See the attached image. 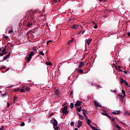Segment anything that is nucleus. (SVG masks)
Returning a JSON list of instances; mask_svg holds the SVG:
<instances>
[{"instance_id":"nucleus-1","label":"nucleus","mask_w":130,"mask_h":130,"mask_svg":"<svg viewBox=\"0 0 130 130\" xmlns=\"http://www.w3.org/2000/svg\"><path fill=\"white\" fill-rule=\"evenodd\" d=\"M26 14L27 15H26V17H27L28 19L32 20L35 18V12L32 11H27Z\"/></svg>"},{"instance_id":"nucleus-2","label":"nucleus","mask_w":130,"mask_h":130,"mask_svg":"<svg viewBox=\"0 0 130 130\" xmlns=\"http://www.w3.org/2000/svg\"><path fill=\"white\" fill-rule=\"evenodd\" d=\"M33 55H34V52L31 51L28 55V56L26 58L27 62H30V60L32 59V56H33Z\"/></svg>"},{"instance_id":"nucleus-3","label":"nucleus","mask_w":130,"mask_h":130,"mask_svg":"<svg viewBox=\"0 0 130 130\" xmlns=\"http://www.w3.org/2000/svg\"><path fill=\"white\" fill-rule=\"evenodd\" d=\"M62 113H64V114H66V115H68L69 114V111L68 110V106H66L63 108L62 109Z\"/></svg>"},{"instance_id":"nucleus-4","label":"nucleus","mask_w":130,"mask_h":130,"mask_svg":"<svg viewBox=\"0 0 130 130\" xmlns=\"http://www.w3.org/2000/svg\"><path fill=\"white\" fill-rule=\"evenodd\" d=\"M51 123L53 124V126H56L57 125V121L56 119H52L50 121Z\"/></svg>"},{"instance_id":"nucleus-5","label":"nucleus","mask_w":130,"mask_h":130,"mask_svg":"<svg viewBox=\"0 0 130 130\" xmlns=\"http://www.w3.org/2000/svg\"><path fill=\"white\" fill-rule=\"evenodd\" d=\"M79 25L78 24H73V26H71L72 29L74 30H77V29H79Z\"/></svg>"},{"instance_id":"nucleus-6","label":"nucleus","mask_w":130,"mask_h":130,"mask_svg":"<svg viewBox=\"0 0 130 130\" xmlns=\"http://www.w3.org/2000/svg\"><path fill=\"white\" fill-rule=\"evenodd\" d=\"M84 64H85V63H84L83 61L80 62L79 65V68L82 69V68H83V67H84Z\"/></svg>"},{"instance_id":"nucleus-7","label":"nucleus","mask_w":130,"mask_h":130,"mask_svg":"<svg viewBox=\"0 0 130 130\" xmlns=\"http://www.w3.org/2000/svg\"><path fill=\"white\" fill-rule=\"evenodd\" d=\"M10 55H11V53H9L7 55H6V56H4V58L3 60V61H4V60H6V59H8V58L10 57Z\"/></svg>"},{"instance_id":"nucleus-8","label":"nucleus","mask_w":130,"mask_h":130,"mask_svg":"<svg viewBox=\"0 0 130 130\" xmlns=\"http://www.w3.org/2000/svg\"><path fill=\"white\" fill-rule=\"evenodd\" d=\"M77 106H81V101H77L76 104L74 105V107H77Z\"/></svg>"},{"instance_id":"nucleus-9","label":"nucleus","mask_w":130,"mask_h":130,"mask_svg":"<svg viewBox=\"0 0 130 130\" xmlns=\"http://www.w3.org/2000/svg\"><path fill=\"white\" fill-rule=\"evenodd\" d=\"M6 69V68L5 67H1V70L2 71V72H3V73H6V72H8V71H9V70H10V68H8L6 70H4Z\"/></svg>"},{"instance_id":"nucleus-10","label":"nucleus","mask_w":130,"mask_h":130,"mask_svg":"<svg viewBox=\"0 0 130 130\" xmlns=\"http://www.w3.org/2000/svg\"><path fill=\"white\" fill-rule=\"evenodd\" d=\"M94 105L96 107H100V105L96 101L94 102Z\"/></svg>"},{"instance_id":"nucleus-11","label":"nucleus","mask_w":130,"mask_h":130,"mask_svg":"<svg viewBox=\"0 0 130 130\" xmlns=\"http://www.w3.org/2000/svg\"><path fill=\"white\" fill-rule=\"evenodd\" d=\"M118 96L120 101H123V98H124V96H122L121 94H118Z\"/></svg>"},{"instance_id":"nucleus-12","label":"nucleus","mask_w":130,"mask_h":130,"mask_svg":"<svg viewBox=\"0 0 130 130\" xmlns=\"http://www.w3.org/2000/svg\"><path fill=\"white\" fill-rule=\"evenodd\" d=\"M31 26H32V21H28L27 24V27H28V28H30Z\"/></svg>"},{"instance_id":"nucleus-13","label":"nucleus","mask_w":130,"mask_h":130,"mask_svg":"<svg viewBox=\"0 0 130 130\" xmlns=\"http://www.w3.org/2000/svg\"><path fill=\"white\" fill-rule=\"evenodd\" d=\"M55 93H56V95H57V96H59L60 95L59 89H56L55 91Z\"/></svg>"},{"instance_id":"nucleus-14","label":"nucleus","mask_w":130,"mask_h":130,"mask_svg":"<svg viewBox=\"0 0 130 130\" xmlns=\"http://www.w3.org/2000/svg\"><path fill=\"white\" fill-rule=\"evenodd\" d=\"M112 114H114V115H116L117 114H119L120 112L119 111H113L112 113Z\"/></svg>"},{"instance_id":"nucleus-15","label":"nucleus","mask_w":130,"mask_h":130,"mask_svg":"<svg viewBox=\"0 0 130 130\" xmlns=\"http://www.w3.org/2000/svg\"><path fill=\"white\" fill-rule=\"evenodd\" d=\"M73 42H74V38H72V40L69 41L68 42V45H70V44H71L72 43H73Z\"/></svg>"},{"instance_id":"nucleus-16","label":"nucleus","mask_w":130,"mask_h":130,"mask_svg":"<svg viewBox=\"0 0 130 130\" xmlns=\"http://www.w3.org/2000/svg\"><path fill=\"white\" fill-rule=\"evenodd\" d=\"M78 72L79 74H84V71H83L82 69H79L78 70Z\"/></svg>"},{"instance_id":"nucleus-17","label":"nucleus","mask_w":130,"mask_h":130,"mask_svg":"<svg viewBox=\"0 0 130 130\" xmlns=\"http://www.w3.org/2000/svg\"><path fill=\"white\" fill-rule=\"evenodd\" d=\"M46 66H52V63H51V61H49V62L47 61L46 62Z\"/></svg>"},{"instance_id":"nucleus-18","label":"nucleus","mask_w":130,"mask_h":130,"mask_svg":"<svg viewBox=\"0 0 130 130\" xmlns=\"http://www.w3.org/2000/svg\"><path fill=\"white\" fill-rule=\"evenodd\" d=\"M78 125L82 126V125H83V121H81L80 120H78Z\"/></svg>"},{"instance_id":"nucleus-19","label":"nucleus","mask_w":130,"mask_h":130,"mask_svg":"<svg viewBox=\"0 0 130 130\" xmlns=\"http://www.w3.org/2000/svg\"><path fill=\"white\" fill-rule=\"evenodd\" d=\"M91 40H92V39H88L87 42H86V43L88 45H90V43H91Z\"/></svg>"},{"instance_id":"nucleus-20","label":"nucleus","mask_w":130,"mask_h":130,"mask_svg":"<svg viewBox=\"0 0 130 130\" xmlns=\"http://www.w3.org/2000/svg\"><path fill=\"white\" fill-rule=\"evenodd\" d=\"M87 124L88 125H91V120L90 119H88L87 121Z\"/></svg>"},{"instance_id":"nucleus-21","label":"nucleus","mask_w":130,"mask_h":130,"mask_svg":"<svg viewBox=\"0 0 130 130\" xmlns=\"http://www.w3.org/2000/svg\"><path fill=\"white\" fill-rule=\"evenodd\" d=\"M25 86H23L21 89L20 90V92H25V89H24Z\"/></svg>"},{"instance_id":"nucleus-22","label":"nucleus","mask_w":130,"mask_h":130,"mask_svg":"<svg viewBox=\"0 0 130 130\" xmlns=\"http://www.w3.org/2000/svg\"><path fill=\"white\" fill-rule=\"evenodd\" d=\"M123 83L125 84L126 86H127V87H130V86H128V83H127V82H126V81L124 80Z\"/></svg>"},{"instance_id":"nucleus-23","label":"nucleus","mask_w":130,"mask_h":130,"mask_svg":"<svg viewBox=\"0 0 130 130\" xmlns=\"http://www.w3.org/2000/svg\"><path fill=\"white\" fill-rule=\"evenodd\" d=\"M70 108H71V109H73V108H74V103H71L70 104Z\"/></svg>"},{"instance_id":"nucleus-24","label":"nucleus","mask_w":130,"mask_h":130,"mask_svg":"<svg viewBox=\"0 0 130 130\" xmlns=\"http://www.w3.org/2000/svg\"><path fill=\"white\" fill-rule=\"evenodd\" d=\"M79 119H81L82 120H83L84 119V116H83V115H80L79 116Z\"/></svg>"},{"instance_id":"nucleus-25","label":"nucleus","mask_w":130,"mask_h":130,"mask_svg":"<svg viewBox=\"0 0 130 130\" xmlns=\"http://www.w3.org/2000/svg\"><path fill=\"white\" fill-rule=\"evenodd\" d=\"M120 81L121 84H122L124 82V80H123V79L122 78H120Z\"/></svg>"},{"instance_id":"nucleus-26","label":"nucleus","mask_w":130,"mask_h":130,"mask_svg":"<svg viewBox=\"0 0 130 130\" xmlns=\"http://www.w3.org/2000/svg\"><path fill=\"white\" fill-rule=\"evenodd\" d=\"M14 91L15 92H18V91H20V88H17L16 89H14Z\"/></svg>"},{"instance_id":"nucleus-27","label":"nucleus","mask_w":130,"mask_h":130,"mask_svg":"<svg viewBox=\"0 0 130 130\" xmlns=\"http://www.w3.org/2000/svg\"><path fill=\"white\" fill-rule=\"evenodd\" d=\"M70 125H71L72 126H74V125H75V122L72 121V122L70 123Z\"/></svg>"},{"instance_id":"nucleus-28","label":"nucleus","mask_w":130,"mask_h":130,"mask_svg":"<svg viewBox=\"0 0 130 130\" xmlns=\"http://www.w3.org/2000/svg\"><path fill=\"white\" fill-rule=\"evenodd\" d=\"M25 90L26 91H30V88L28 86L25 87Z\"/></svg>"},{"instance_id":"nucleus-29","label":"nucleus","mask_w":130,"mask_h":130,"mask_svg":"<svg viewBox=\"0 0 130 130\" xmlns=\"http://www.w3.org/2000/svg\"><path fill=\"white\" fill-rule=\"evenodd\" d=\"M14 32V30H13V29H10L9 30V34H11V33H13Z\"/></svg>"},{"instance_id":"nucleus-30","label":"nucleus","mask_w":130,"mask_h":130,"mask_svg":"<svg viewBox=\"0 0 130 130\" xmlns=\"http://www.w3.org/2000/svg\"><path fill=\"white\" fill-rule=\"evenodd\" d=\"M53 128H54V130H58L59 127L58 126H56V127L55 126H54Z\"/></svg>"},{"instance_id":"nucleus-31","label":"nucleus","mask_w":130,"mask_h":130,"mask_svg":"<svg viewBox=\"0 0 130 130\" xmlns=\"http://www.w3.org/2000/svg\"><path fill=\"white\" fill-rule=\"evenodd\" d=\"M102 114L103 115H105V116H108V114L106 113V112H105V113H103Z\"/></svg>"},{"instance_id":"nucleus-32","label":"nucleus","mask_w":130,"mask_h":130,"mask_svg":"<svg viewBox=\"0 0 130 130\" xmlns=\"http://www.w3.org/2000/svg\"><path fill=\"white\" fill-rule=\"evenodd\" d=\"M33 51H36V52L37 51V50L36 49V47H34L32 49Z\"/></svg>"},{"instance_id":"nucleus-33","label":"nucleus","mask_w":130,"mask_h":130,"mask_svg":"<svg viewBox=\"0 0 130 130\" xmlns=\"http://www.w3.org/2000/svg\"><path fill=\"white\" fill-rule=\"evenodd\" d=\"M77 111L78 112H81V111H82V110L79 109V108H78L77 109H76Z\"/></svg>"},{"instance_id":"nucleus-34","label":"nucleus","mask_w":130,"mask_h":130,"mask_svg":"<svg viewBox=\"0 0 130 130\" xmlns=\"http://www.w3.org/2000/svg\"><path fill=\"white\" fill-rule=\"evenodd\" d=\"M39 54L41 55H44V53H43V51H40Z\"/></svg>"},{"instance_id":"nucleus-35","label":"nucleus","mask_w":130,"mask_h":130,"mask_svg":"<svg viewBox=\"0 0 130 130\" xmlns=\"http://www.w3.org/2000/svg\"><path fill=\"white\" fill-rule=\"evenodd\" d=\"M116 126L117 128H118L119 129H120V128H121V127L120 126H119L118 125H116Z\"/></svg>"},{"instance_id":"nucleus-36","label":"nucleus","mask_w":130,"mask_h":130,"mask_svg":"<svg viewBox=\"0 0 130 130\" xmlns=\"http://www.w3.org/2000/svg\"><path fill=\"white\" fill-rule=\"evenodd\" d=\"M89 126L91 127V129H93L95 127L92 126V125H90Z\"/></svg>"},{"instance_id":"nucleus-37","label":"nucleus","mask_w":130,"mask_h":130,"mask_svg":"<svg viewBox=\"0 0 130 130\" xmlns=\"http://www.w3.org/2000/svg\"><path fill=\"white\" fill-rule=\"evenodd\" d=\"M4 36L5 39H9V37H8V36H5V35H4Z\"/></svg>"},{"instance_id":"nucleus-38","label":"nucleus","mask_w":130,"mask_h":130,"mask_svg":"<svg viewBox=\"0 0 130 130\" xmlns=\"http://www.w3.org/2000/svg\"><path fill=\"white\" fill-rule=\"evenodd\" d=\"M93 28H94V29H97V28H98V25H97V24H95Z\"/></svg>"},{"instance_id":"nucleus-39","label":"nucleus","mask_w":130,"mask_h":130,"mask_svg":"<svg viewBox=\"0 0 130 130\" xmlns=\"http://www.w3.org/2000/svg\"><path fill=\"white\" fill-rule=\"evenodd\" d=\"M17 99H18V98H17L16 96H14V102H15L16 100H17Z\"/></svg>"},{"instance_id":"nucleus-40","label":"nucleus","mask_w":130,"mask_h":130,"mask_svg":"<svg viewBox=\"0 0 130 130\" xmlns=\"http://www.w3.org/2000/svg\"><path fill=\"white\" fill-rule=\"evenodd\" d=\"M122 93L124 95V96H125V91L122 90Z\"/></svg>"},{"instance_id":"nucleus-41","label":"nucleus","mask_w":130,"mask_h":130,"mask_svg":"<svg viewBox=\"0 0 130 130\" xmlns=\"http://www.w3.org/2000/svg\"><path fill=\"white\" fill-rule=\"evenodd\" d=\"M50 42H52V41H48L47 42V45H48V44H49V43H50Z\"/></svg>"},{"instance_id":"nucleus-42","label":"nucleus","mask_w":130,"mask_h":130,"mask_svg":"<svg viewBox=\"0 0 130 130\" xmlns=\"http://www.w3.org/2000/svg\"><path fill=\"white\" fill-rule=\"evenodd\" d=\"M25 125V122H22L21 124V126H24Z\"/></svg>"},{"instance_id":"nucleus-43","label":"nucleus","mask_w":130,"mask_h":130,"mask_svg":"<svg viewBox=\"0 0 130 130\" xmlns=\"http://www.w3.org/2000/svg\"><path fill=\"white\" fill-rule=\"evenodd\" d=\"M99 2L102 3V2H104V3H106V2H107V0H99Z\"/></svg>"},{"instance_id":"nucleus-44","label":"nucleus","mask_w":130,"mask_h":130,"mask_svg":"<svg viewBox=\"0 0 130 130\" xmlns=\"http://www.w3.org/2000/svg\"><path fill=\"white\" fill-rule=\"evenodd\" d=\"M107 117H109V118L110 119H112V118H113V117H112V116H109V115H108Z\"/></svg>"},{"instance_id":"nucleus-45","label":"nucleus","mask_w":130,"mask_h":130,"mask_svg":"<svg viewBox=\"0 0 130 130\" xmlns=\"http://www.w3.org/2000/svg\"><path fill=\"white\" fill-rule=\"evenodd\" d=\"M2 96H3V97H6V96H7V93H3L2 94Z\"/></svg>"},{"instance_id":"nucleus-46","label":"nucleus","mask_w":130,"mask_h":130,"mask_svg":"<svg viewBox=\"0 0 130 130\" xmlns=\"http://www.w3.org/2000/svg\"><path fill=\"white\" fill-rule=\"evenodd\" d=\"M111 120L113 122H114V121H115V119L114 118H112Z\"/></svg>"},{"instance_id":"nucleus-47","label":"nucleus","mask_w":130,"mask_h":130,"mask_svg":"<svg viewBox=\"0 0 130 130\" xmlns=\"http://www.w3.org/2000/svg\"><path fill=\"white\" fill-rule=\"evenodd\" d=\"M5 129V127L4 126H2L1 128H0V130H4Z\"/></svg>"},{"instance_id":"nucleus-48","label":"nucleus","mask_w":130,"mask_h":130,"mask_svg":"<svg viewBox=\"0 0 130 130\" xmlns=\"http://www.w3.org/2000/svg\"><path fill=\"white\" fill-rule=\"evenodd\" d=\"M6 50V48H4L3 50H2V53H4Z\"/></svg>"},{"instance_id":"nucleus-49","label":"nucleus","mask_w":130,"mask_h":130,"mask_svg":"<svg viewBox=\"0 0 130 130\" xmlns=\"http://www.w3.org/2000/svg\"><path fill=\"white\" fill-rule=\"evenodd\" d=\"M83 115H84L85 117H86V116H87V115H86V112H83Z\"/></svg>"},{"instance_id":"nucleus-50","label":"nucleus","mask_w":130,"mask_h":130,"mask_svg":"<svg viewBox=\"0 0 130 130\" xmlns=\"http://www.w3.org/2000/svg\"><path fill=\"white\" fill-rule=\"evenodd\" d=\"M0 56H4L3 53H0Z\"/></svg>"},{"instance_id":"nucleus-51","label":"nucleus","mask_w":130,"mask_h":130,"mask_svg":"<svg viewBox=\"0 0 130 130\" xmlns=\"http://www.w3.org/2000/svg\"><path fill=\"white\" fill-rule=\"evenodd\" d=\"M77 127H78V128H80V127H81V125L78 124V125H77Z\"/></svg>"},{"instance_id":"nucleus-52","label":"nucleus","mask_w":130,"mask_h":130,"mask_svg":"<svg viewBox=\"0 0 130 130\" xmlns=\"http://www.w3.org/2000/svg\"><path fill=\"white\" fill-rule=\"evenodd\" d=\"M116 70H118L120 72H122V71L121 70V69H118L117 68V67H116Z\"/></svg>"},{"instance_id":"nucleus-53","label":"nucleus","mask_w":130,"mask_h":130,"mask_svg":"<svg viewBox=\"0 0 130 130\" xmlns=\"http://www.w3.org/2000/svg\"><path fill=\"white\" fill-rule=\"evenodd\" d=\"M7 53H8V52L5 51V52H4L3 53V55H4H4H6V54H7Z\"/></svg>"},{"instance_id":"nucleus-54","label":"nucleus","mask_w":130,"mask_h":130,"mask_svg":"<svg viewBox=\"0 0 130 130\" xmlns=\"http://www.w3.org/2000/svg\"><path fill=\"white\" fill-rule=\"evenodd\" d=\"M10 103H7V107H10Z\"/></svg>"},{"instance_id":"nucleus-55","label":"nucleus","mask_w":130,"mask_h":130,"mask_svg":"<svg viewBox=\"0 0 130 130\" xmlns=\"http://www.w3.org/2000/svg\"><path fill=\"white\" fill-rule=\"evenodd\" d=\"M92 23L93 25H96V22H95L94 21H92Z\"/></svg>"},{"instance_id":"nucleus-56","label":"nucleus","mask_w":130,"mask_h":130,"mask_svg":"<svg viewBox=\"0 0 130 130\" xmlns=\"http://www.w3.org/2000/svg\"><path fill=\"white\" fill-rule=\"evenodd\" d=\"M127 35V36L129 37L130 36V32H128Z\"/></svg>"},{"instance_id":"nucleus-57","label":"nucleus","mask_w":130,"mask_h":130,"mask_svg":"<svg viewBox=\"0 0 130 130\" xmlns=\"http://www.w3.org/2000/svg\"><path fill=\"white\" fill-rule=\"evenodd\" d=\"M28 122V123L31 122V119L30 118H29Z\"/></svg>"},{"instance_id":"nucleus-58","label":"nucleus","mask_w":130,"mask_h":130,"mask_svg":"<svg viewBox=\"0 0 130 130\" xmlns=\"http://www.w3.org/2000/svg\"><path fill=\"white\" fill-rule=\"evenodd\" d=\"M85 118H86V121H87V120H88V119H89V118L87 116L85 117Z\"/></svg>"},{"instance_id":"nucleus-59","label":"nucleus","mask_w":130,"mask_h":130,"mask_svg":"<svg viewBox=\"0 0 130 130\" xmlns=\"http://www.w3.org/2000/svg\"><path fill=\"white\" fill-rule=\"evenodd\" d=\"M82 111H83V112H86V110H85V109H83V110H82Z\"/></svg>"},{"instance_id":"nucleus-60","label":"nucleus","mask_w":130,"mask_h":130,"mask_svg":"<svg viewBox=\"0 0 130 130\" xmlns=\"http://www.w3.org/2000/svg\"><path fill=\"white\" fill-rule=\"evenodd\" d=\"M77 115H79V116H80V115H81V114H80V113L79 112L77 113Z\"/></svg>"},{"instance_id":"nucleus-61","label":"nucleus","mask_w":130,"mask_h":130,"mask_svg":"<svg viewBox=\"0 0 130 130\" xmlns=\"http://www.w3.org/2000/svg\"><path fill=\"white\" fill-rule=\"evenodd\" d=\"M124 74H125V75H126V74H127V71H124Z\"/></svg>"},{"instance_id":"nucleus-62","label":"nucleus","mask_w":130,"mask_h":130,"mask_svg":"<svg viewBox=\"0 0 130 130\" xmlns=\"http://www.w3.org/2000/svg\"><path fill=\"white\" fill-rule=\"evenodd\" d=\"M52 115H53V113H51L50 116H52Z\"/></svg>"},{"instance_id":"nucleus-63","label":"nucleus","mask_w":130,"mask_h":130,"mask_svg":"<svg viewBox=\"0 0 130 130\" xmlns=\"http://www.w3.org/2000/svg\"><path fill=\"white\" fill-rule=\"evenodd\" d=\"M74 130H79V129H78V128L76 127V128H75Z\"/></svg>"},{"instance_id":"nucleus-64","label":"nucleus","mask_w":130,"mask_h":130,"mask_svg":"<svg viewBox=\"0 0 130 130\" xmlns=\"http://www.w3.org/2000/svg\"><path fill=\"white\" fill-rule=\"evenodd\" d=\"M97 129H98L97 127H95L93 129V130H97Z\"/></svg>"}]
</instances>
